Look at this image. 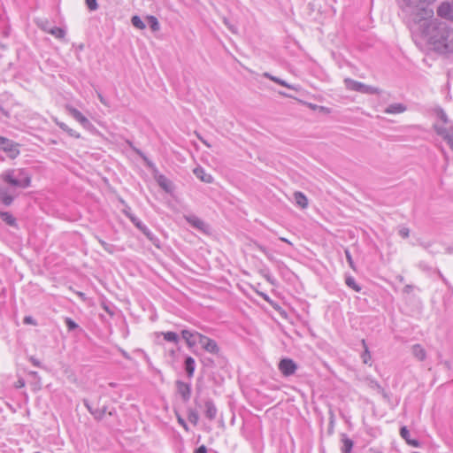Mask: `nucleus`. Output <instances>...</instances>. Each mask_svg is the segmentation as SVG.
Here are the masks:
<instances>
[{"mask_svg":"<svg viewBox=\"0 0 453 453\" xmlns=\"http://www.w3.org/2000/svg\"><path fill=\"white\" fill-rule=\"evenodd\" d=\"M420 34L430 50L441 56L453 54V25L449 21L434 19L418 27Z\"/></svg>","mask_w":453,"mask_h":453,"instance_id":"nucleus-1","label":"nucleus"},{"mask_svg":"<svg viewBox=\"0 0 453 453\" xmlns=\"http://www.w3.org/2000/svg\"><path fill=\"white\" fill-rule=\"evenodd\" d=\"M434 0H401L399 6L403 19L412 34H416L418 27L427 22L434 11L431 4Z\"/></svg>","mask_w":453,"mask_h":453,"instance_id":"nucleus-2","label":"nucleus"},{"mask_svg":"<svg viewBox=\"0 0 453 453\" xmlns=\"http://www.w3.org/2000/svg\"><path fill=\"white\" fill-rule=\"evenodd\" d=\"M0 177L2 180L9 186H0V201L4 205L10 206L16 196L14 188H22L21 181L13 174V171H5Z\"/></svg>","mask_w":453,"mask_h":453,"instance_id":"nucleus-3","label":"nucleus"},{"mask_svg":"<svg viewBox=\"0 0 453 453\" xmlns=\"http://www.w3.org/2000/svg\"><path fill=\"white\" fill-rule=\"evenodd\" d=\"M344 84L347 89L360 92L366 95H378L380 90L378 88L366 85L363 82L354 81L350 78L344 79Z\"/></svg>","mask_w":453,"mask_h":453,"instance_id":"nucleus-4","label":"nucleus"},{"mask_svg":"<svg viewBox=\"0 0 453 453\" xmlns=\"http://www.w3.org/2000/svg\"><path fill=\"white\" fill-rule=\"evenodd\" d=\"M19 147V143L0 135V149L4 151L10 158L14 159L19 155L20 151Z\"/></svg>","mask_w":453,"mask_h":453,"instance_id":"nucleus-5","label":"nucleus"},{"mask_svg":"<svg viewBox=\"0 0 453 453\" xmlns=\"http://www.w3.org/2000/svg\"><path fill=\"white\" fill-rule=\"evenodd\" d=\"M130 220L133 224L156 247H159V239L136 217L130 216Z\"/></svg>","mask_w":453,"mask_h":453,"instance_id":"nucleus-6","label":"nucleus"},{"mask_svg":"<svg viewBox=\"0 0 453 453\" xmlns=\"http://www.w3.org/2000/svg\"><path fill=\"white\" fill-rule=\"evenodd\" d=\"M65 109L67 112L77 121L79 122L85 129L89 130L93 127L92 123L88 120L87 117H85L79 110L76 108L66 105Z\"/></svg>","mask_w":453,"mask_h":453,"instance_id":"nucleus-7","label":"nucleus"},{"mask_svg":"<svg viewBox=\"0 0 453 453\" xmlns=\"http://www.w3.org/2000/svg\"><path fill=\"white\" fill-rule=\"evenodd\" d=\"M296 369L297 365L291 358H282L279 363V370L286 377L293 375Z\"/></svg>","mask_w":453,"mask_h":453,"instance_id":"nucleus-8","label":"nucleus"},{"mask_svg":"<svg viewBox=\"0 0 453 453\" xmlns=\"http://www.w3.org/2000/svg\"><path fill=\"white\" fill-rule=\"evenodd\" d=\"M8 171H13V174L21 181L22 189L31 186L32 175L27 169H9Z\"/></svg>","mask_w":453,"mask_h":453,"instance_id":"nucleus-9","label":"nucleus"},{"mask_svg":"<svg viewBox=\"0 0 453 453\" xmlns=\"http://www.w3.org/2000/svg\"><path fill=\"white\" fill-rule=\"evenodd\" d=\"M203 334L196 331H190L187 329H183L181 331V337L185 340L188 348L195 347L197 343H199L200 336Z\"/></svg>","mask_w":453,"mask_h":453,"instance_id":"nucleus-10","label":"nucleus"},{"mask_svg":"<svg viewBox=\"0 0 453 453\" xmlns=\"http://www.w3.org/2000/svg\"><path fill=\"white\" fill-rule=\"evenodd\" d=\"M434 129L438 135L441 136L453 150V128L443 126L434 125Z\"/></svg>","mask_w":453,"mask_h":453,"instance_id":"nucleus-11","label":"nucleus"},{"mask_svg":"<svg viewBox=\"0 0 453 453\" xmlns=\"http://www.w3.org/2000/svg\"><path fill=\"white\" fill-rule=\"evenodd\" d=\"M176 389L184 403L189 401L191 396V386L182 380H176Z\"/></svg>","mask_w":453,"mask_h":453,"instance_id":"nucleus-12","label":"nucleus"},{"mask_svg":"<svg viewBox=\"0 0 453 453\" xmlns=\"http://www.w3.org/2000/svg\"><path fill=\"white\" fill-rule=\"evenodd\" d=\"M199 344H201L202 347L209 353L218 354L219 352V348L217 342L203 334L200 336Z\"/></svg>","mask_w":453,"mask_h":453,"instance_id":"nucleus-13","label":"nucleus"},{"mask_svg":"<svg viewBox=\"0 0 453 453\" xmlns=\"http://www.w3.org/2000/svg\"><path fill=\"white\" fill-rule=\"evenodd\" d=\"M184 218L186 221L194 228L200 230L203 233L207 232L208 225L196 215H188L185 216Z\"/></svg>","mask_w":453,"mask_h":453,"instance_id":"nucleus-14","label":"nucleus"},{"mask_svg":"<svg viewBox=\"0 0 453 453\" xmlns=\"http://www.w3.org/2000/svg\"><path fill=\"white\" fill-rule=\"evenodd\" d=\"M437 15L450 22V19L453 17V8L450 4L448 2L441 3L437 9Z\"/></svg>","mask_w":453,"mask_h":453,"instance_id":"nucleus-15","label":"nucleus"},{"mask_svg":"<svg viewBox=\"0 0 453 453\" xmlns=\"http://www.w3.org/2000/svg\"><path fill=\"white\" fill-rule=\"evenodd\" d=\"M217 407L211 399H207L204 403V415L209 420H214L217 417Z\"/></svg>","mask_w":453,"mask_h":453,"instance_id":"nucleus-16","label":"nucleus"},{"mask_svg":"<svg viewBox=\"0 0 453 453\" xmlns=\"http://www.w3.org/2000/svg\"><path fill=\"white\" fill-rule=\"evenodd\" d=\"M155 179L158 186L166 193H171L173 190L172 181L163 174H156Z\"/></svg>","mask_w":453,"mask_h":453,"instance_id":"nucleus-17","label":"nucleus"},{"mask_svg":"<svg viewBox=\"0 0 453 453\" xmlns=\"http://www.w3.org/2000/svg\"><path fill=\"white\" fill-rule=\"evenodd\" d=\"M400 435L402 436L403 439L405 440V441L409 445H411L412 447H416V448L420 447V442L418 440L411 439L410 432H409V430L407 429L406 426L401 427V429H400Z\"/></svg>","mask_w":453,"mask_h":453,"instance_id":"nucleus-18","label":"nucleus"},{"mask_svg":"<svg viewBox=\"0 0 453 453\" xmlns=\"http://www.w3.org/2000/svg\"><path fill=\"white\" fill-rule=\"evenodd\" d=\"M194 174L205 183H211L213 181V177L207 173L203 167H196L194 169Z\"/></svg>","mask_w":453,"mask_h":453,"instance_id":"nucleus-19","label":"nucleus"},{"mask_svg":"<svg viewBox=\"0 0 453 453\" xmlns=\"http://www.w3.org/2000/svg\"><path fill=\"white\" fill-rule=\"evenodd\" d=\"M184 367L187 376L190 379L194 376L196 363L192 357H187L184 361Z\"/></svg>","mask_w":453,"mask_h":453,"instance_id":"nucleus-20","label":"nucleus"},{"mask_svg":"<svg viewBox=\"0 0 453 453\" xmlns=\"http://www.w3.org/2000/svg\"><path fill=\"white\" fill-rule=\"evenodd\" d=\"M411 353L419 361H423L426 357V352L420 344H414L411 347Z\"/></svg>","mask_w":453,"mask_h":453,"instance_id":"nucleus-21","label":"nucleus"},{"mask_svg":"<svg viewBox=\"0 0 453 453\" xmlns=\"http://www.w3.org/2000/svg\"><path fill=\"white\" fill-rule=\"evenodd\" d=\"M406 111V106L403 104H389L384 111L388 114H398Z\"/></svg>","mask_w":453,"mask_h":453,"instance_id":"nucleus-22","label":"nucleus"},{"mask_svg":"<svg viewBox=\"0 0 453 453\" xmlns=\"http://www.w3.org/2000/svg\"><path fill=\"white\" fill-rule=\"evenodd\" d=\"M294 199H295L296 204L298 205L299 207H301L303 209L307 207L308 199L303 193H302L300 191H296L294 193Z\"/></svg>","mask_w":453,"mask_h":453,"instance_id":"nucleus-23","label":"nucleus"},{"mask_svg":"<svg viewBox=\"0 0 453 453\" xmlns=\"http://www.w3.org/2000/svg\"><path fill=\"white\" fill-rule=\"evenodd\" d=\"M264 77L283 86V87H286L288 88H291V89H294V90H297V88L294 86V85H291V84H288V82H286L284 80H281L276 76H273L272 75L271 73H264L263 74Z\"/></svg>","mask_w":453,"mask_h":453,"instance_id":"nucleus-24","label":"nucleus"},{"mask_svg":"<svg viewBox=\"0 0 453 453\" xmlns=\"http://www.w3.org/2000/svg\"><path fill=\"white\" fill-rule=\"evenodd\" d=\"M0 219L10 226H16V219L8 211H0Z\"/></svg>","mask_w":453,"mask_h":453,"instance_id":"nucleus-25","label":"nucleus"},{"mask_svg":"<svg viewBox=\"0 0 453 453\" xmlns=\"http://www.w3.org/2000/svg\"><path fill=\"white\" fill-rule=\"evenodd\" d=\"M342 453H350L354 445L353 441L347 437L345 434H342Z\"/></svg>","mask_w":453,"mask_h":453,"instance_id":"nucleus-26","label":"nucleus"},{"mask_svg":"<svg viewBox=\"0 0 453 453\" xmlns=\"http://www.w3.org/2000/svg\"><path fill=\"white\" fill-rule=\"evenodd\" d=\"M128 143H129L130 147L133 149V150H134V152H135V153H136L140 157H142V160L144 161V163L146 164V165H147L149 168H150V169H156L154 163H152V162H151V161H150V159H149V158L144 155V153H143L141 150H139V149H137V148L134 147V146H133V144H132V142H128Z\"/></svg>","mask_w":453,"mask_h":453,"instance_id":"nucleus-27","label":"nucleus"},{"mask_svg":"<svg viewBox=\"0 0 453 453\" xmlns=\"http://www.w3.org/2000/svg\"><path fill=\"white\" fill-rule=\"evenodd\" d=\"M148 25L153 32H157L160 29V25L157 19L155 16H147Z\"/></svg>","mask_w":453,"mask_h":453,"instance_id":"nucleus-28","label":"nucleus"},{"mask_svg":"<svg viewBox=\"0 0 453 453\" xmlns=\"http://www.w3.org/2000/svg\"><path fill=\"white\" fill-rule=\"evenodd\" d=\"M346 285L352 288L356 292L361 291V287L356 282L355 279L352 276H347L345 279Z\"/></svg>","mask_w":453,"mask_h":453,"instance_id":"nucleus-29","label":"nucleus"},{"mask_svg":"<svg viewBox=\"0 0 453 453\" xmlns=\"http://www.w3.org/2000/svg\"><path fill=\"white\" fill-rule=\"evenodd\" d=\"M49 34H50L58 39H63L65 36V31L58 27H52L50 30H49Z\"/></svg>","mask_w":453,"mask_h":453,"instance_id":"nucleus-30","label":"nucleus"},{"mask_svg":"<svg viewBox=\"0 0 453 453\" xmlns=\"http://www.w3.org/2000/svg\"><path fill=\"white\" fill-rule=\"evenodd\" d=\"M163 336H164V339L167 342H174V343H178L179 342V336L176 333L174 332H171V331H168V332H165V333H162Z\"/></svg>","mask_w":453,"mask_h":453,"instance_id":"nucleus-31","label":"nucleus"},{"mask_svg":"<svg viewBox=\"0 0 453 453\" xmlns=\"http://www.w3.org/2000/svg\"><path fill=\"white\" fill-rule=\"evenodd\" d=\"M188 419L193 425H196L199 421V414L196 410L189 409L188 411Z\"/></svg>","mask_w":453,"mask_h":453,"instance_id":"nucleus-32","label":"nucleus"},{"mask_svg":"<svg viewBox=\"0 0 453 453\" xmlns=\"http://www.w3.org/2000/svg\"><path fill=\"white\" fill-rule=\"evenodd\" d=\"M132 25L138 29H144L145 24L138 15H134L131 19Z\"/></svg>","mask_w":453,"mask_h":453,"instance_id":"nucleus-33","label":"nucleus"},{"mask_svg":"<svg viewBox=\"0 0 453 453\" xmlns=\"http://www.w3.org/2000/svg\"><path fill=\"white\" fill-rule=\"evenodd\" d=\"M36 24L42 30L48 34L49 30H50V28L52 27L50 26V22L48 19H37Z\"/></svg>","mask_w":453,"mask_h":453,"instance_id":"nucleus-34","label":"nucleus"},{"mask_svg":"<svg viewBox=\"0 0 453 453\" xmlns=\"http://www.w3.org/2000/svg\"><path fill=\"white\" fill-rule=\"evenodd\" d=\"M368 385L371 388L377 390L379 393L382 394L383 395H386L383 388L379 384L378 381H376L374 380H369Z\"/></svg>","mask_w":453,"mask_h":453,"instance_id":"nucleus-35","label":"nucleus"},{"mask_svg":"<svg viewBox=\"0 0 453 453\" xmlns=\"http://www.w3.org/2000/svg\"><path fill=\"white\" fill-rule=\"evenodd\" d=\"M362 344L365 348V350L363 352V354L361 355V357L363 359V362L365 364H368L369 360L371 359V354L368 350V347L366 346V343H365V340H362Z\"/></svg>","mask_w":453,"mask_h":453,"instance_id":"nucleus-36","label":"nucleus"},{"mask_svg":"<svg viewBox=\"0 0 453 453\" xmlns=\"http://www.w3.org/2000/svg\"><path fill=\"white\" fill-rule=\"evenodd\" d=\"M65 323L69 331H73L79 327L78 324L71 318H65Z\"/></svg>","mask_w":453,"mask_h":453,"instance_id":"nucleus-37","label":"nucleus"},{"mask_svg":"<svg viewBox=\"0 0 453 453\" xmlns=\"http://www.w3.org/2000/svg\"><path fill=\"white\" fill-rule=\"evenodd\" d=\"M98 241H99V243L101 244V246L103 247V249L105 251H107V252H109L111 254L114 252V246L112 244H110V243H108V242H104V241H103L101 239H98Z\"/></svg>","mask_w":453,"mask_h":453,"instance_id":"nucleus-38","label":"nucleus"},{"mask_svg":"<svg viewBox=\"0 0 453 453\" xmlns=\"http://www.w3.org/2000/svg\"><path fill=\"white\" fill-rule=\"evenodd\" d=\"M85 4L89 11H96L98 9V4L96 0H85Z\"/></svg>","mask_w":453,"mask_h":453,"instance_id":"nucleus-39","label":"nucleus"},{"mask_svg":"<svg viewBox=\"0 0 453 453\" xmlns=\"http://www.w3.org/2000/svg\"><path fill=\"white\" fill-rule=\"evenodd\" d=\"M344 253H345L347 262H348L349 265L350 266V268H352L353 270H356V266H355V264H354V261L352 259V256H351L349 250L348 249H346L344 250Z\"/></svg>","mask_w":453,"mask_h":453,"instance_id":"nucleus-40","label":"nucleus"},{"mask_svg":"<svg viewBox=\"0 0 453 453\" xmlns=\"http://www.w3.org/2000/svg\"><path fill=\"white\" fill-rule=\"evenodd\" d=\"M437 117L444 123V124H448V116L446 114V112L442 110V109H439L437 111Z\"/></svg>","mask_w":453,"mask_h":453,"instance_id":"nucleus-41","label":"nucleus"},{"mask_svg":"<svg viewBox=\"0 0 453 453\" xmlns=\"http://www.w3.org/2000/svg\"><path fill=\"white\" fill-rule=\"evenodd\" d=\"M398 234L403 238H408L410 235V229L405 226H400L398 230Z\"/></svg>","mask_w":453,"mask_h":453,"instance_id":"nucleus-42","label":"nucleus"},{"mask_svg":"<svg viewBox=\"0 0 453 453\" xmlns=\"http://www.w3.org/2000/svg\"><path fill=\"white\" fill-rule=\"evenodd\" d=\"M66 133L68 134V135H70L71 137H74L76 139H79L81 138V134L80 133H78L77 131L68 127V129L66 130Z\"/></svg>","mask_w":453,"mask_h":453,"instance_id":"nucleus-43","label":"nucleus"},{"mask_svg":"<svg viewBox=\"0 0 453 453\" xmlns=\"http://www.w3.org/2000/svg\"><path fill=\"white\" fill-rule=\"evenodd\" d=\"M54 121H55L56 125H57L59 128H61L63 131L66 132V130H67V129H68V127H69L66 124H65V123H64V122H62V121L58 120L57 119H56Z\"/></svg>","mask_w":453,"mask_h":453,"instance_id":"nucleus-44","label":"nucleus"},{"mask_svg":"<svg viewBox=\"0 0 453 453\" xmlns=\"http://www.w3.org/2000/svg\"><path fill=\"white\" fill-rule=\"evenodd\" d=\"M29 360L30 362L35 365V366H37V367H41L42 365H41V362L35 358V357H29Z\"/></svg>","mask_w":453,"mask_h":453,"instance_id":"nucleus-45","label":"nucleus"},{"mask_svg":"<svg viewBox=\"0 0 453 453\" xmlns=\"http://www.w3.org/2000/svg\"><path fill=\"white\" fill-rule=\"evenodd\" d=\"M194 453H207V448L204 445H201L195 449Z\"/></svg>","mask_w":453,"mask_h":453,"instance_id":"nucleus-46","label":"nucleus"},{"mask_svg":"<svg viewBox=\"0 0 453 453\" xmlns=\"http://www.w3.org/2000/svg\"><path fill=\"white\" fill-rule=\"evenodd\" d=\"M24 323L25 324H32V325H35V322L34 320V319L30 316H27L24 318Z\"/></svg>","mask_w":453,"mask_h":453,"instance_id":"nucleus-47","label":"nucleus"},{"mask_svg":"<svg viewBox=\"0 0 453 453\" xmlns=\"http://www.w3.org/2000/svg\"><path fill=\"white\" fill-rule=\"evenodd\" d=\"M413 289V286L412 285H406L404 288H403V293L405 294H410Z\"/></svg>","mask_w":453,"mask_h":453,"instance_id":"nucleus-48","label":"nucleus"},{"mask_svg":"<svg viewBox=\"0 0 453 453\" xmlns=\"http://www.w3.org/2000/svg\"><path fill=\"white\" fill-rule=\"evenodd\" d=\"M121 353H122V355H123V357H124L125 358H127V359H129V358H130V356H129V354H128L127 351H125V350H123V349H122V350H121Z\"/></svg>","mask_w":453,"mask_h":453,"instance_id":"nucleus-49","label":"nucleus"},{"mask_svg":"<svg viewBox=\"0 0 453 453\" xmlns=\"http://www.w3.org/2000/svg\"><path fill=\"white\" fill-rule=\"evenodd\" d=\"M84 404L85 406L88 408V411L91 413V414H94V411H92L91 407L89 406V404L88 403V402H84Z\"/></svg>","mask_w":453,"mask_h":453,"instance_id":"nucleus-50","label":"nucleus"},{"mask_svg":"<svg viewBox=\"0 0 453 453\" xmlns=\"http://www.w3.org/2000/svg\"><path fill=\"white\" fill-rule=\"evenodd\" d=\"M98 98L102 104H106V102L101 94H98Z\"/></svg>","mask_w":453,"mask_h":453,"instance_id":"nucleus-51","label":"nucleus"},{"mask_svg":"<svg viewBox=\"0 0 453 453\" xmlns=\"http://www.w3.org/2000/svg\"><path fill=\"white\" fill-rule=\"evenodd\" d=\"M280 241L289 244V245H292L291 242H289L288 239L284 238V237H280Z\"/></svg>","mask_w":453,"mask_h":453,"instance_id":"nucleus-52","label":"nucleus"},{"mask_svg":"<svg viewBox=\"0 0 453 453\" xmlns=\"http://www.w3.org/2000/svg\"><path fill=\"white\" fill-rule=\"evenodd\" d=\"M200 141L204 144L206 145L207 147H211V145L207 142V141L203 140L202 137H199Z\"/></svg>","mask_w":453,"mask_h":453,"instance_id":"nucleus-53","label":"nucleus"},{"mask_svg":"<svg viewBox=\"0 0 453 453\" xmlns=\"http://www.w3.org/2000/svg\"><path fill=\"white\" fill-rule=\"evenodd\" d=\"M258 249H259V250H261L263 253H265V254H266V253H267L266 249H265V247H263V246L259 245V246H258Z\"/></svg>","mask_w":453,"mask_h":453,"instance_id":"nucleus-54","label":"nucleus"},{"mask_svg":"<svg viewBox=\"0 0 453 453\" xmlns=\"http://www.w3.org/2000/svg\"><path fill=\"white\" fill-rule=\"evenodd\" d=\"M397 280H398L400 282H403V281H404V278H403V276H402V275L397 276Z\"/></svg>","mask_w":453,"mask_h":453,"instance_id":"nucleus-55","label":"nucleus"},{"mask_svg":"<svg viewBox=\"0 0 453 453\" xmlns=\"http://www.w3.org/2000/svg\"><path fill=\"white\" fill-rule=\"evenodd\" d=\"M179 421H180V424H182L184 426L185 428H187V425L185 424L183 419L179 418Z\"/></svg>","mask_w":453,"mask_h":453,"instance_id":"nucleus-56","label":"nucleus"},{"mask_svg":"<svg viewBox=\"0 0 453 453\" xmlns=\"http://www.w3.org/2000/svg\"><path fill=\"white\" fill-rule=\"evenodd\" d=\"M280 95L287 96V97H291V96H289V95H288V94H286L284 92H280Z\"/></svg>","mask_w":453,"mask_h":453,"instance_id":"nucleus-57","label":"nucleus"},{"mask_svg":"<svg viewBox=\"0 0 453 453\" xmlns=\"http://www.w3.org/2000/svg\"><path fill=\"white\" fill-rule=\"evenodd\" d=\"M447 252H448L449 254L453 253V248H448V249H447Z\"/></svg>","mask_w":453,"mask_h":453,"instance_id":"nucleus-58","label":"nucleus"},{"mask_svg":"<svg viewBox=\"0 0 453 453\" xmlns=\"http://www.w3.org/2000/svg\"><path fill=\"white\" fill-rule=\"evenodd\" d=\"M443 364H444V365H445L448 369H449V361H445Z\"/></svg>","mask_w":453,"mask_h":453,"instance_id":"nucleus-59","label":"nucleus"},{"mask_svg":"<svg viewBox=\"0 0 453 453\" xmlns=\"http://www.w3.org/2000/svg\"><path fill=\"white\" fill-rule=\"evenodd\" d=\"M30 374L35 377L37 376V372H31Z\"/></svg>","mask_w":453,"mask_h":453,"instance_id":"nucleus-60","label":"nucleus"},{"mask_svg":"<svg viewBox=\"0 0 453 453\" xmlns=\"http://www.w3.org/2000/svg\"><path fill=\"white\" fill-rule=\"evenodd\" d=\"M423 247H424L425 249H428V247H429V244H427V243H426V244H423Z\"/></svg>","mask_w":453,"mask_h":453,"instance_id":"nucleus-61","label":"nucleus"},{"mask_svg":"<svg viewBox=\"0 0 453 453\" xmlns=\"http://www.w3.org/2000/svg\"><path fill=\"white\" fill-rule=\"evenodd\" d=\"M170 354H171L172 356H174V355H175V351H174V350H171V351H170Z\"/></svg>","mask_w":453,"mask_h":453,"instance_id":"nucleus-62","label":"nucleus"},{"mask_svg":"<svg viewBox=\"0 0 453 453\" xmlns=\"http://www.w3.org/2000/svg\"><path fill=\"white\" fill-rule=\"evenodd\" d=\"M441 277L442 280H443L444 282H446V279H445L444 277H442L441 275Z\"/></svg>","mask_w":453,"mask_h":453,"instance_id":"nucleus-63","label":"nucleus"},{"mask_svg":"<svg viewBox=\"0 0 453 453\" xmlns=\"http://www.w3.org/2000/svg\"><path fill=\"white\" fill-rule=\"evenodd\" d=\"M224 22H225L226 25H228L226 19H224Z\"/></svg>","mask_w":453,"mask_h":453,"instance_id":"nucleus-64","label":"nucleus"}]
</instances>
